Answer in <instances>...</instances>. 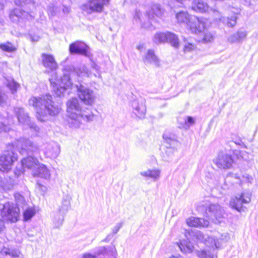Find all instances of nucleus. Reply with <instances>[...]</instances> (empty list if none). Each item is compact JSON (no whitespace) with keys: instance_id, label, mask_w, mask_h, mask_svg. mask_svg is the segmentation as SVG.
Returning <instances> with one entry per match:
<instances>
[{"instance_id":"obj_1","label":"nucleus","mask_w":258,"mask_h":258,"mask_svg":"<svg viewBox=\"0 0 258 258\" xmlns=\"http://www.w3.org/2000/svg\"><path fill=\"white\" fill-rule=\"evenodd\" d=\"M29 104L34 107L37 118L41 121L48 120L50 116L57 115L61 110V105L53 101L49 94L40 97H32L29 100Z\"/></svg>"},{"instance_id":"obj_2","label":"nucleus","mask_w":258,"mask_h":258,"mask_svg":"<svg viewBox=\"0 0 258 258\" xmlns=\"http://www.w3.org/2000/svg\"><path fill=\"white\" fill-rule=\"evenodd\" d=\"M68 123L70 127H79L82 121H91L94 115L89 108L82 110L76 98L70 99L67 103Z\"/></svg>"},{"instance_id":"obj_3","label":"nucleus","mask_w":258,"mask_h":258,"mask_svg":"<svg viewBox=\"0 0 258 258\" xmlns=\"http://www.w3.org/2000/svg\"><path fill=\"white\" fill-rule=\"evenodd\" d=\"M77 75L79 77L90 76L89 72L84 66L75 69L74 71L70 74L64 73L60 80L57 79L56 73L53 72L49 78V81L52 90L54 93L58 96H61L66 90L70 88L73 83L71 81V77Z\"/></svg>"},{"instance_id":"obj_4","label":"nucleus","mask_w":258,"mask_h":258,"mask_svg":"<svg viewBox=\"0 0 258 258\" xmlns=\"http://www.w3.org/2000/svg\"><path fill=\"white\" fill-rule=\"evenodd\" d=\"M16 204L8 202L3 205L1 209V214L3 219L7 221L15 222L18 221L19 217V206L25 205L24 197L19 194L15 195Z\"/></svg>"},{"instance_id":"obj_5","label":"nucleus","mask_w":258,"mask_h":258,"mask_svg":"<svg viewBox=\"0 0 258 258\" xmlns=\"http://www.w3.org/2000/svg\"><path fill=\"white\" fill-rule=\"evenodd\" d=\"M192 3L191 8L192 10L199 13H213L214 19L216 21H222L228 27H233L236 24V17L232 16L230 19L222 17L219 12L210 8L207 3H204L203 0H191Z\"/></svg>"},{"instance_id":"obj_6","label":"nucleus","mask_w":258,"mask_h":258,"mask_svg":"<svg viewBox=\"0 0 258 258\" xmlns=\"http://www.w3.org/2000/svg\"><path fill=\"white\" fill-rule=\"evenodd\" d=\"M13 146L23 155H35L39 153V146L36 143L24 138L15 141Z\"/></svg>"},{"instance_id":"obj_7","label":"nucleus","mask_w":258,"mask_h":258,"mask_svg":"<svg viewBox=\"0 0 258 258\" xmlns=\"http://www.w3.org/2000/svg\"><path fill=\"white\" fill-rule=\"evenodd\" d=\"M224 214L223 208L218 204H210L206 210V217L216 223L221 222Z\"/></svg>"},{"instance_id":"obj_8","label":"nucleus","mask_w":258,"mask_h":258,"mask_svg":"<svg viewBox=\"0 0 258 258\" xmlns=\"http://www.w3.org/2000/svg\"><path fill=\"white\" fill-rule=\"evenodd\" d=\"M191 234L193 235L192 236L194 237V239L197 240L198 241L204 242L206 245L211 247L213 250L220 246L219 240L216 239L214 236L205 235L200 231H191Z\"/></svg>"},{"instance_id":"obj_9","label":"nucleus","mask_w":258,"mask_h":258,"mask_svg":"<svg viewBox=\"0 0 258 258\" xmlns=\"http://www.w3.org/2000/svg\"><path fill=\"white\" fill-rule=\"evenodd\" d=\"M213 162L218 168L227 170L232 167L234 160L231 155L223 152H219L213 160Z\"/></svg>"},{"instance_id":"obj_10","label":"nucleus","mask_w":258,"mask_h":258,"mask_svg":"<svg viewBox=\"0 0 258 258\" xmlns=\"http://www.w3.org/2000/svg\"><path fill=\"white\" fill-rule=\"evenodd\" d=\"M17 159V155L13 151H5L0 156V170L2 172H8Z\"/></svg>"},{"instance_id":"obj_11","label":"nucleus","mask_w":258,"mask_h":258,"mask_svg":"<svg viewBox=\"0 0 258 258\" xmlns=\"http://www.w3.org/2000/svg\"><path fill=\"white\" fill-rule=\"evenodd\" d=\"M76 86L78 91L79 97L82 102L87 105H91L94 104L96 96L92 90L81 84L76 85Z\"/></svg>"},{"instance_id":"obj_12","label":"nucleus","mask_w":258,"mask_h":258,"mask_svg":"<svg viewBox=\"0 0 258 258\" xmlns=\"http://www.w3.org/2000/svg\"><path fill=\"white\" fill-rule=\"evenodd\" d=\"M251 201V195L249 192H243L232 198L229 202L230 206L238 212L242 209L243 204H248Z\"/></svg>"},{"instance_id":"obj_13","label":"nucleus","mask_w":258,"mask_h":258,"mask_svg":"<svg viewBox=\"0 0 258 258\" xmlns=\"http://www.w3.org/2000/svg\"><path fill=\"white\" fill-rule=\"evenodd\" d=\"M109 0H90L88 3L82 6L81 9L88 14L92 12H101L104 6L109 3Z\"/></svg>"},{"instance_id":"obj_14","label":"nucleus","mask_w":258,"mask_h":258,"mask_svg":"<svg viewBox=\"0 0 258 258\" xmlns=\"http://www.w3.org/2000/svg\"><path fill=\"white\" fill-rule=\"evenodd\" d=\"M14 112L19 123L30 128L34 129L36 132L39 131V128L35 123L31 122L28 114L25 112L24 108L19 107H15Z\"/></svg>"},{"instance_id":"obj_15","label":"nucleus","mask_w":258,"mask_h":258,"mask_svg":"<svg viewBox=\"0 0 258 258\" xmlns=\"http://www.w3.org/2000/svg\"><path fill=\"white\" fill-rule=\"evenodd\" d=\"M207 20L193 16L191 21L188 24V28L193 33L198 34L207 28Z\"/></svg>"},{"instance_id":"obj_16","label":"nucleus","mask_w":258,"mask_h":258,"mask_svg":"<svg viewBox=\"0 0 258 258\" xmlns=\"http://www.w3.org/2000/svg\"><path fill=\"white\" fill-rule=\"evenodd\" d=\"M70 51L72 54H79L86 56H89L88 46L82 42H76L70 45Z\"/></svg>"},{"instance_id":"obj_17","label":"nucleus","mask_w":258,"mask_h":258,"mask_svg":"<svg viewBox=\"0 0 258 258\" xmlns=\"http://www.w3.org/2000/svg\"><path fill=\"white\" fill-rule=\"evenodd\" d=\"M132 106L133 112L137 117L140 118H144L146 112V107L143 100H134L132 102Z\"/></svg>"},{"instance_id":"obj_18","label":"nucleus","mask_w":258,"mask_h":258,"mask_svg":"<svg viewBox=\"0 0 258 258\" xmlns=\"http://www.w3.org/2000/svg\"><path fill=\"white\" fill-rule=\"evenodd\" d=\"M164 13V10L162 8L160 5L153 4L147 11V15L151 20H156V18H161Z\"/></svg>"},{"instance_id":"obj_19","label":"nucleus","mask_w":258,"mask_h":258,"mask_svg":"<svg viewBox=\"0 0 258 258\" xmlns=\"http://www.w3.org/2000/svg\"><path fill=\"white\" fill-rule=\"evenodd\" d=\"M163 137L165 142L168 145L167 146V150L166 152L167 153L173 152L177 150V147L178 146L179 143L174 135L166 134H164Z\"/></svg>"},{"instance_id":"obj_20","label":"nucleus","mask_w":258,"mask_h":258,"mask_svg":"<svg viewBox=\"0 0 258 258\" xmlns=\"http://www.w3.org/2000/svg\"><path fill=\"white\" fill-rule=\"evenodd\" d=\"M33 175L48 179L50 178L51 174L49 170L45 165L39 163L38 166L33 171Z\"/></svg>"},{"instance_id":"obj_21","label":"nucleus","mask_w":258,"mask_h":258,"mask_svg":"<svg viewBox=\"0 0 258 258\" xmlns=\"http://www.w3.org/2000/svg\"><path fill=\"white\" fill-rule=\"evenodd\" d=\"M42 63L44 67L51 70H54L57 68V63L53 56L51 54H42Z\"/></svg>"},{"instance_id":"obj_22","label":"nucleus","mask_w":258,"mask_h":258,"mask_svg":"<svg viewBox=\"0 0 258 258\" xmlns=\"http://www.w3.org/2000/svg\"><path fill=\"white\" fill-rule=\"evenodd\" d=\"M59 147L56 144H47L45 147L44 153L46 157L55 158L59 153Z\"/></svg>"},{"instance_id":"obj_23","label":"nucleus","mask_w":258,"mask_h":258,"mask_svg":"<svg viewBox=\"0 0 258 258\" xmlns=\"http://www.w3.org/2000/svg\"><path fill=\"white\" fill-rule=\"evenodd\" d=\"M29 17H31V16L29 15L28 12L19 8L15 9L10 14V18L13 22H17L19 18L28 19Z\"/></svg>"},{"instance_id":"obj_24","label":"nucleus","mask_w":258,"mask_h":258,"mask_svg":"<svg viewBox=\"0 0 258 258\" xmlns=\"http://www.w3.org/2000/svg\"><path fill=\"white\" fill-rule=\"evenodd\" d=\"M186 223L190 227H207L209 222L204 219L191 217L186 219Z\"/></svg>"},{"instance_id":"obj_25","label":"nucleus","mask_w":258,"mask_h":258,"mask_svg":"<svg viewBox=\"0 0 258 258\" xmlns=\"http://www.w3.org/2000/svg\"><path fill=\"white\" fill-rule=\"evenodd\" d=\"M39 163L36 158L32 156H28L21 160L22 165L24 168L32 169L33 171L38 166Z\"/></svg>"},{"instance_id":"obj_26","label":"nucleus","mask_w":258,"mask_h":258,"mask_svg":"<svg viewBox=\"0 0 258 258\" xmlns=\"http://www.w3.org/2000/svg\"><path fill=\"white\" fill-rule=\"evenodd\" d=\"M161 171L158 169H148L147 171L140 172L142 176L155 181L160 177Z\"/></svg>"},{"instance_id":"obj_27","label":"nucleus","mask_w":258,"mask_h":258,"mask_svg":"<svg viewBox=\"0 0 258 258\" xmlns=\"http://www.w3.org/2000/svg\"><path fill=\"white\" fill-rule=\"evenodd\" d=\"M193 16H191L186 11H180L176 13L175 18L178 23L186 24L188 27V24L191 21Z\"/></svg>"},{"instance_id":"obj_28","label":"nucleus","mask_w":258,"mask_h":258,"mask_svg":"<svg viewBox=\"0 0 258 258\" xmlns=\"http://www.w3.org/2000/svg\"><path fill=\"white\" fill-rule=\"evenodd\" d=\"M144 61L145 63H153L156 66H159V59L155 55L154 51L151 49L148 50L144 58Z\"/></svg>"},{"instance_id":"obj_29","label":"nucleus","mask_w":258,"mask_h":258,"mask_svg":"<svg viewBox=\"0 0 258 258\" xmlns=\"http://www.w3.org/2000/svg\"><path fill=\"white\" fill-rule=\"evenodd\" d=\"M103 254L112 256V258H115L117 255L116 248L114 246L108 247H101L98 252V254Z\"/></svg>"},{"instance_id":"obj_30","label":"nucleus","mask_w":258,"mask_h":258,"mask_svg":"<svg viewBox=\"0 0 258 258\" xmlns=\"http://www.w3.org/2000/svg\"><path fill=\"white\" fill-rule=\"evenodd\" d=\"M178 246L180 250L185 253L192 252L194 248L192 244L186 240L181 241L178 244Z\"/></svg>"},{"instance_id":"obj_31","label":"nucleus","mask_w":258,"mask_h":258,"mask_svg":"<svg viewBox=\"0 0 258 258\" xmlns=\"http://www.w3.org/2000/svg\"><path fill=\"white\" fill-rule=\"evenodd\" d=\"M14 185V180L10 177H7L0 182V186L6 191L11 190Z\"/></svg>"},{"instance_id":"obj_32","label":"nucleus","mask_w":258,"mask_h":258,"mask_svg":"<svg viewBox=\"0 0 258 258\" xmlns=\"http://www.w3.org/2000/svg\"><path fill=\"white\" fill-rule=\"evenodd\" d=\"M167 35V41L175 48H178L179 46V39L178 37L174 33L166 32Z\"/></svg>"},{"instance_id":"obj_33","label":"nucleus","mask_w":258,"mask_h":258,"mask_svg":"<svg viewBox=\"0 0 258 258\" xmlns=\"http://www.w3.org/2000/svg\"><path fill=\"white\" fill-rule=\"evenodd\" d=\"M71 198L68 196H66L64 198L62 201L61 205L58 209V211L60 213L65 214L68 211L70 207Z\"/></svg>"},{"instance_id":"obj_34","label":"nucleus","mask_w":258,"mask_h":258,"mask_svg":"<svg viewBox=\"0 0 258 258\" xmlns=\"http://www.w3.org/2000/svg\"><path fill=\"white\" fill-rule=\"evenodd\" d=\"M153 41L157 44H161L166 42L167 35L166 32H158L155 34L153 38Z\"/></svg>"},{"instance_id":"obj_35","label":"nucleus","mask_w":258,"mask_h":258,"mask_svg":"<svg viewBox=\"0 0 258 258\" xmlns=\"http://www.w3.org/2000/svg\"><path fill=\"white\" fill-rule=\"evenodd\" d=\"M6 86L9 88L12 93H14L20 87V85L17 83L13 79L7 80Z\"/></svg>"},{"instance_id":"obj_36","label":"nucleus","mask_w":258,"mask_h":258,"mask_svg":"<svg viewBox=\"0 0 258 258\" xmlns=\"http://www.w3.org/2000/svg\"><path fill=\"white\" fill-rule=\"evenodd\" d=\"M64 214L57 212L53 218V223L56 227H58L62 224Z\"/></svg>"},{"instance_id":"obj_37","label":"nucleus","mask_w":258,"mask_h":258,"mask_svg":"<svg viewBox=\"0 0 258 258\" xmlns=\"http://www.w3.org/2000/svg\"><path fill=\"white\" fill-rule=\"evenodd\" d=\"M0 48L3 51L8 52H12L16 50V48L10 42L1 44Z\"/></svg>"},{"instance_id":"obj_38","label":"nucleus","mask_w":258,"mask_h":258,"mask_svg":"<svg viewBox=\"0 0 258 258\" xmlns=\"http://www.w3.org/2000/svg\"><path fill=\"white\" fill-rule=\"evenodd\" d=\"M35 214V210L33 208H27L23 214L24 219L25 221H28L31 219Z\"/></svg>"},{"instance_id":"obj_39","label":"nucleus","mask_w":258,"mask_h":258,"mask_svg":"<svg viewBox=\"0 0 258 258\" xmlns=\"http://www.w3.org/2000/svg\"><path fill=\"white\" fill-rule=\"evenodd\" d=\"M197 255L200 258H214L215 253L213 252H211L209 251H207L205 250H203V251H198Z\"/></svg>"},{"instance_id":"obj_40","label":"nucleus","mask_w":258,"mask_h":258,"mask_svg":"<svg viewBox=\"0 0 258 258\" xmlns=\"http://www.w3.org/2000/svg\"><path fill=\"white\" fill-rule=\"evenodd\" d=\"M15 3L17 6L29 5L30 6L32 7V8H34V4H31L30 0H15Z\"/></svg>"},{"instance_id":"obj_41","label":"nucleus","mask_w":258,"mask_h":258,"mask_svg":"<svg viewBox=\"0 0 258 258\" xmlns=\"http://www.w3.org/2000/svg\"><path fill=\"white\" fill-rule=\"evenodd\" d=\"M231 179H235L236 180V181L235 182L236 183H241L240 178L238 177L236 175H233L232 173L228 174L225 178V181L226 182H228L230 181Z\"/></svg>"},{"instance_id":"obj_42","label":"nucleus","mask_w":258,"mask_h":258,"mask_svg":"<svg viewBox=\"0 0 258 258\" xmlns=\"http://www.w3.org/2000/svg\"><path fill=\"white\" fill-rule=\"evenodd\" d=\"M214 39V36L213 35L209 32H206L204 33V37H203V41L205 42H210L212 41H213Z\"/></svg>"},{"instance_id":"obj_43","label":"nucleus","mask_w":258,"mask_h":258,"mask_svg":"<svg viewBox=\"0 0 258 258\" xmlns=\"http://www.w3.org/2000/svg\"><path fill=\"white\" fill-rule=\"evenodd\" d=\"M196 48V46L194 44L191 43H185L184 46L183 51L184 52H188L192 51Z\"/></svg>"},{"instance_id":"obj_44","label":"nucleus","mask_w":258,"mask_h":258,"mask_svg":"<svg viewBox=\"0 0 258 258\" xmlns=\"http://www.w3.org/2000/svg\"><path fill=\"white\" fill-rule=\"evenodd\" d=\"M2 253L5 254L6 255H12L14 256V258H16L15 257L17 256L19 254L20 252L19 251H10V249H4L2 251Z\"/></svg>"},{"instance_id":"obj_45","label":"nucleus","mask_w":258,"mask_h":258,"mask_svg":"<svg viewBox=\"0 0 258 258\" xmlns=\"http://www.w3.org/2000/svg\"><path fill=\"white\" fill-rule=\"evenodd\" d=\"M228 41L231 43L240 42L237 33L231 35L228 39Z\"/></svg>"},{"instance_id":"obj_46","label":"nucleus","mask_w":258,"mask_h":258,"mask_svg":"<svg viewBox=\"0 0 258 258\" xmlns=\"http://www.w3.org/2000/svg\"><path fill=\"white\" fill-rule=\"evenodd\" d=\"M10 130L9 126L4 124L3 122H0V133L9 132Z\"/></svg>"},{"instance_id":"obj_47","label":"nucleus","mask_w":258,"mask_h":258,"mask_svg":"<svg viewBox=\"0 0 258 258\" xmlns=\"http://www.w3.org/2000/svg\"><path fill=\"white\" fill-rule=\"evenodd\" d=\"M237 34L240 41L244 39L247 35V33L245 31L238 32Z\"/></svg>"},{"instance_id":"obj_48","label":"nucleus","mask_w":258,"mask_h":258,"mask_svg":"<svg viewBox=\"0 0 258 258\" xmlns=\"http://www.w3.org/2000/svg\"><path fill=\"white\" fill-rule=\"evenodd\" d=\"M122 224L121 223H118L112 229V233L115 234L118 232L120 228L121 227Z\"/></svg>"},{"instance_id":"obj_49","label":"nucleus","mask_w":258,"mask_h":258,"mask_svg":"<svg viewBox=\"0 0 258 258\" xmlns=\"http://www.w3.org/2000/svg\"><path fill=\"white\" fill-rule=\"evenodd\" d=\"M37 186V188L39 190L42 191L44 193V192H45L46 191L47 187L43 185H42L41 184H39V183H38Z\"/></svg>"},{"instance_id":"obj_50","label":"nucleus","mask_w":258,"mask_h":258,"mask_svg":"<svg viewBox=\"0 0 258 258\" xmlns=\"http://www.w3.org/2000/svg\"><path fill=\"white\" fill-rule=\"evenodd\" d=\"M7 99L6 95L0 91V104L4 103Z\"/></svg>"},{"instance_id":"obj_51","label":"nucleus","mask_w":258,"mask_h":258,"mask_svg":"<svg viewBox=\"0 0 258 258\" xmlns=\"http://www.w3.org/2000/svg\"><path fill=\"white\" fill-rule=\"evenodd\" d=\"M185 123H188L190 125H192L195 123V120L192 117L188 116L187 119L185 120Z\"/></svg>"},{"instance_id":"obj_52","label":"nucleus","mask_w":258,"mask_h":258,"mask_svg":"<svg viewBox=\"0 0 258 258\" xmlns=\"http://www.w3.org/2000/svg\"><path fill=\"white\" fill-rule=\"evenodd\" d=\"M48 11L49 14H50L51 16H53L56 12V8L54 7H52V8L51 7H49Z\"/></svg>"},{"instance_id":"obj_53","label":"nucleus","mask_w":258,"mask_h":258,"mask_svg":"<svg viewBox=\"0 0 258 258\" xmlns=\"http://www.w3.org/2000/svg\"><path fill=\"white\" fill-rule=\"evenodd\" d=\"M82 258H96V256L89 253H86L83 255Z\"/></svg>"},{"instance_id":"obj_54","label":"nucleus","mask_w":258,"mask_h":258,"mask_svg":"<svg viewBox=\"0 0 258 258\" xmlns=\"http://www.w3.org/2000/svg\"><path fill=\"white\" fill-rule=\"evenodd\" d=\"M229 238V235L227 234H226L225 235H221V237L220 238L221 240H225L227 241Z\"/></svg>"},{"instance_id":"obj_55","label":"nucleus","mask_w":258,"mask_h":258,"mask_svg":"<svg viewBox=\"0 0 258 258\" xmlns=\"http://www.w3.org/2000/svg\"><path fill=\"white\" fill-rule=\"evenodd\" d=\"M39 37L38 36H31V41L33 42H36L38 41L39 39Z\"/></svg>"},{"instance_id":"obj_56","label":"nucleus","mask_w":258,"mask_h":258,"mask_svg":"<svg viewBox=\"0 0 258 258\" xmlns=\"http://www.w3.org/2000/svg\"><path fill=\"white\" fill-rule=\"evenodd\" d=\"M62 11L64 14H68L70 11V9L68 7H64Z\"/></svg>"},{"instance_id":"obj_57","label":"nucleus","mask_w":258,"mask_h":258,"mask_svg":"<svg viewBox=\"0 0 258 258\" xmlns=\"http://www.w3.org/2000/svg\"><path fill=\"white\" fill-rule=\"evenodd\" d=\"M22 170H19L15 171V174L17 176V177H18L22 173Z\"/></svg>"},{"instance_id":"obj_58","label":"nucleus","mask_w":258,"mask_h":258,"mask_svg":"<svg viewBox=\"0 0 258 258\" xmlns=\"http://www.w3.org/2000/svg\"><path fill=\"white\" fill-rule=\"evenodd\" d=\"M4 228V222L0 220V231H2Z\"/></svg>"},{"instance_id":"obj_59","label":"nucleus","mask_w":258,"mask_h":258,"mask_svg":"<svg viewBox=\"0 0 258 258\" xmlns=\"http://www.w3.org/2000/svg\"><path fill=\"white\" fill-rule=\"evenodd\" d=\"M169 258H183L182 256L179 254H175L171 255Z\"/></svg>"},{"instance_id":"obj_60","label":"nucleus","mask_w":258,"mask_h":258,"mask_svg":"<svg viewBox=\"0 0 258 258\" xmlns=\"http://www.w3.org/2000/svg\"><path fill=\"white\" fill-rule=\"evenodd\" d=\"M93 68L96 71H99V67L95 63L93 64Z\"/></svg>"},{"instance_id":"obj_61","label":"nucleus","mask_w":258,"mask_h":258,"mask_svg":"<svg viewBox=\"0 0 258 258\" xmlns=\"http://www.w3.org/2000/svg\"><path fill=\"white\" fill-rule=\"evenodd\" d=\"M4 7V5L3 2L2 3H0V10H3Z\"/></svg>"},{"instance_id":"obj_62","label":"nucleus","mask_w":258,"mask_h":258,"mask_svg":"<svg viewBox=\"0 0 258 258\" xmlns=\"http://www.w3.org/2000/svg\"><path fill=\"white\" fill-rule=\"evenodd\" d=\"M142 47H143V46L139 45L138 46V49L139 50H141V48H142Z\"/></svg>"},{"instance_id":"obj_63","label":"nucleus","mask_w":258,"mask_h":258,"mask_svg":"<svg viewBox=\"0 0 258 258\" xmlns=\"http://www.w3.org/2000/svg\"><path fill=\"white\" fill-rule=\"evenodd\" d=\"M235 143L236 144H237V145H240L241 144V141H240L239 142H235Z\"/></svg>"},{"instance_id":"obj_64","label":"nucleus","mask_w":258,"mask_h":258,"mask_svg":"<svg viewBox=\"0 0 258 258\" xmlns=\"http://www.w3.org/2000/svg\"><path fill=\"white\" fill-rule=\"evenodd\" d=\"M184 42H185L186 39H184Z\"/></svg>"}]
</instances>
